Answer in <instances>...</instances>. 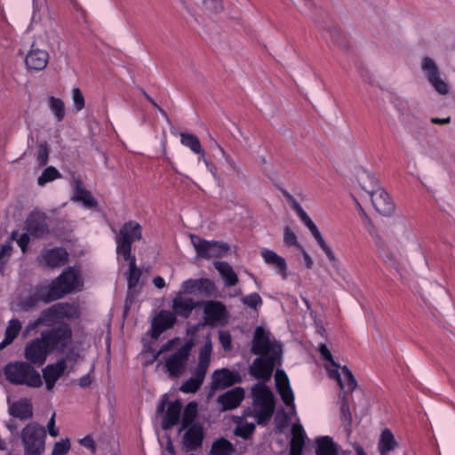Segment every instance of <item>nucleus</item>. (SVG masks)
Listing matches in <instances>:
<instances>
[{
    "instance_id": "1",
    "label": "nucleus",
    "mask_w": 455,
    "mask_h": 455,
    "mask_svg": "<svg viewBox=\"0 0 455 455\" xmlns=\"http://www.w3.org/2000/svg\"><path fill=\"white\" fill-rule=\"evenodd\" d=\"M2 371L5 380L13 386L38 388L43 385L40 373L27 360L11 361L4 366Z\"/></svg>"
},
{
    "instance_id": "2",
    "label": "nucleus",
    "mask_w": 455,
    "mask_h": 455,
    "mask_svg": "<svg viewBox=\"0 0 455 455\" xmlns=\"http://www.w3.org/2000/svg\"><path fill=\"white\" fill-rule=\"evenodd\" d=\"M24 455H43L45 451L46 430L36 422L26 425L20 433Z\"/></svg>"
},
{
    "instance_id": "3",
    "label": "nucleus",
    "mask_w": 455,
    "mask_h": 455,
    "mask_svg": "<svg viewBox=\"0 0 455 455\" xmlns=\"http://www.w3.org/2000/svg\"><path fill=\"white\" fill-rule=\"evenodd\" d=\"M252 394L254 396V417L259 425L265 426L270 420L274 413V395L272 391L263 384L256 385L252 389Z\"/></svg>"
},
{
    "instance_id": "4",
    "label": "nucleus",
    "mask_w": 455,
    "mask_h": 455,
    "mask_svg": "<svg viewBox=\"0 0 455 455\" xmlns=\"http://www.w3.org/2000/svg\"><path fill=\"white\" fill-rule=\"evenodd\" d=\"M371 184L368 186L364 179H362V188L370 196L375 210L384 216H390L395 212V204L389 195L379 188V180L374 175H366Z\"/></svg>"
},
{
    "instance_id": "5",
    "label": "nucleus",
    "mask_w": 455,
    "mask_h": 455,
    "mask_svg": "<svg viewBox=\"0 0 455 455\" xmlns=\"http://www.w3.org/2000/svg\"><path fill=\"white\" fill-rule=\"evenodd\" d=\"M142 239V227L135 220L126 221L119 229L116 237V252L121 255L124 260L132 256V244L136 241Z\"/></svg>"
},
{
    "instance_id": "6",
    "label": "nucleus",
    "mask_w": 455,
    "mask_h": 455,
    "mask_svg": "<svg viewBox=\"0 0 455 455\" xmlns=\"http://www.w3.org/2000/svg\"><path fill=\"white\" fill-rule=\"evenodd\" d=\"M41 337L46 343L51 352L63 351L72 340V329L67 323H61L58 326L43 331Z\"/></svg>"
},
{
    "instance_id": "7",
    "label": "nucleus",
    "mask_w": 455,
    "mask_h": 455,
    "mask_svg": "<svg viewBox=\"0 0 455 455\" xmlns=\"http://www.w3.org/2000/svg\"><path fill=\"white\" fill-rule=\"evenodd\" d=\"M190 242L195 248L196 257L199 259H210L212 258H221L228 251V243L216 240H206L201 236L190 234Z\"/></svg>"
},
{
    "instance_id": "8",
    "label": "nucleus",
    "mask_w": 455,
    "mask_h": 455,
    "mask_svg": "<svg viewBox=\"0 0 455 455\" xmlns=\"http://www.w3.org/2000/svg\"><path fill=\"white\" fill-rule=\"evenodd\" d=\"M54 290L51 283L36 284L27 297L20 299V308L24 311H29L36 308L40 303L48 304L59 299Z\"/></svg>"
},
{
    "instance_id": "9",
    "label": "nucleus",
    "mask_w": 455,
    "mask_h": 455,
    "mask_svg": "<svg viewBox=\"0 0 455 455\" xmlns=\"http://www.w3.org/2000/svg\"><path fill=\"white\" fill-rule=\"evenodd\" d=\"M194 346L195 340L191 338L166 359L165 367L171 377L177 378L184 371Z\"/></svg>"
},
{
    "instance_id": "10",
    "label": "nucleus",
    "mask_w": 455,
    "mask_h": 455,
    "mask_svg": "<svg viewBox=\"0 0 455 455\" xmlns=\"http://www.w3.org/2000/svg\"><path fill=\"white\" fill-rule=\"evenodd\" d=\"M51 284L55 289V294L60 299L82 286L80 274L75 268L68 267Z\"/></svg>"
},
{
    "instance_id": "11",
    "label": "nucleus",
    "mask_w": 455,
    "mask_h": 455,
    "mask_svg": "<svg viewBox=\"0 0 455 455\" xmlns=\"http://www.w3.org/2000/svg\"><path fill=\"white\" fill-rule=\"evenodd\" d=\"M281 355L276 352L272 355H258L249 366V373L257 379L268 380L275 365L280 362Z\"/></svg>"
},
{
    "instance_id": "12",
    "label": "nucleus",
    "mask_w": 455,
    "mask_h": 455,
    "mask_svg": "<svg viewBox=\"0 0 455 455\" xmlns=\"http://www.w3.org/2000/svg\"><path fill=\"white\" fill-rule=\"evenodd\" d=\"M251 352L256 355H272L274 352L282 355V346L271 341L268 332L262 326H258L252 337Z\"/></svg>"
},
{
    "instance_id": "13",
    "label": "nucleus",
    "mask_w": 455,
    "mask_h": 455,
    "mask_svg": "<svg viewBox=\"0 0 455 455\" xmlns=\"http://www.w3.org/2000/svg\"><path fill=\"white\" fill-rule=\"evenodd\" d=\"M51 350L40 336L28 342L24 348V357L32 365H43L51 354Z\"/></svg>"
},
{
    "instance_id": "14",
    "label": "nucleus",
    "mask_w": 455,
    "mask_h": 455,
    "mask_svg": "<svg viewBox=\"0 0 455 455\" xmlns=\"http://www.w3.org/2000/svg\"><path fill=\"white\" fill-rule=\"evenodd\" d=\"M68 257L67 250L63 247L44 248L37 257V262L47 268H58L68 263Z\"/></svg>"
},
{
    "instance_id": "15",
    "label": "nucleus",
    "mask_w": 455,
    "mask_h": 455,
    "mask_svg": "<svg viewBox=\"0 0 455 455\" xmlns=\"http://www.w3.org/2000/svg\"><path fill=\"white\" fill-rule=\"evenodd\" d=\"M242 382V377L237 371L228 368L219 369L212 375L211 389L215 392Z\"/></svg>"
},
{
    "instance_id": "16",
    "label": "nucleus",
    "mask_w": 455,
    "mask_h": 455,
    "mask_svg": "<svg viewBox=\"0 0 455 455\" xmlns=\"http://www.w3.org/2000/svg\"><path fill=\"white\" fill-rule=\"evenodd\" d=\"M26 231L34 238H43L50 232L46 215L40 212H32L25 221Z\"/></svg>"
},
{
    "instance_id": "17",
    "label": "nucleus",
    "mask_w": 455,
    "mask_h": 455,
    "mask_svg": "<svg viewBox=\"0 0 455 455\" xmlns=\"http://www.w3.org/2000/svg\"><path fill=\"white\" fill-rule=\"evenodd\" d=\"M421 68L425 72L429 84L435 88V90L442 95L447 94L449 92V86L447 83L440 78L439 69L435 61L428 57H425L422 60Z\"/></svg>"
},
{
    "instance_id": "18",
    "label": "nucleus",
    "mask_w": 455,
    "mask_h": 455,
    "mask_svg": "<svg viewBox=\"0 0 455 455\" xmlns=\"http://www.w3.org/2000/svg\"><path fill=\"white\" fill-rule=\"evenodd\" d=\"M54 323H61L57 308V305L54 304L45 309H44L38 318L30 322L24 330L23 336L27 337L32 331L36 330L41 325L52 326Z\"/></svg>"
},
{
    "instance_id": "19",
    "label": "nucleus",
    "mask_w": 455,
    "mask_h": 455,
    "mask_svg": "<svg viewBox=\"0 0 455 455\" xmlns=\"http://www.w3.org/2000/svg\"><path fill=\"white\" fill-rule=\"evenodd\" d=\"M182 443L187 451H196L203 446L204 432L201 424L188 426L185 429Z\"/></svg>"
},
{
    "instance_id": "20",
    "label": "nucleus",
    "mask_w": 455,
    "mask_h": 455,
    "mask_svg": "<svg viewBox=\"0 0 455 455\" xmlns=\"http://www.w3.org/2000/svg\"><path fill=\"white\" fill-rule=\"evenodd\" d=\"M228 311L225 305L217 300L206 302L204 308V319L207 325L213 326L225 321Z\"/></svg>"
},
{
    "instance_id": "21",
    "label": "nucleus",
    "mask_w": 455,
    "mask_h": 455,
    "mask_svg": "<svg viewBox=\"0 0 455 455\" xmlns=\"http://www.w3.org/2000/svg\"><path fill=\"white\" fill-rule=\"evenodd\" d=\"M183 293L196 294L203 293L210 295L215 290L214 283L209 278L188 279L181 284Z\"/></svg>"
},
{
    "instance_id": "22",
    "label": "nucleus",
    "mask_w": 455,
    "mask_h": 455,
    "mask_svg": "<svg viewBox=\"0 0 455 455\" xmlns=\"http://www.w3.org/2000/svg\"><path fill=\"white\" fill-rule=\"evenodd\" d=\"M244 395V389L236 387L219 395L217 402L223 411L234 410L241 404Z\"/></svg>"
},
{
    "instance_id": "23",
    "label": "nucleus",
    "mask_w": 455,
    "mask_h": 455,
    "mask_svg": "<svg viewBox=\"0 0 455 455\" xmlns=\"http://www.w3.org/2000/svg\"><path fill=\"white\" fill-rule=\"evenodd\" d=\"M176 323L175 315L167 310L161 311L152 322V336L157 337Z\"/></svg>"
},
{
    "instance_id": "24",
    "label": "nucleus",
    "mask_w": 455,
    "mask_h": 455,
    "mask_svg": "<svg viewBox=\"0 0 455 455\" xmlns=\"http://www.w3.org/2000/svg\"><path fill=\"white\" fill-rule=\"evenodd\" d=\"M261 257L266 264L273 267L275 272L283 278L286 279L288 276L287 264L285 259L275 253L274 251L263 249L261 251Z\"/></svg>"
},
{
    "instance_id": "25",
    "label": "nucleus",
    "mask_w": 455,
    "mask_h": 455,
    "mask_svg": "<svg viewBox=\"0 0 455 455\" xmlns=\"http://www.w3.org/2000/svg\"><path fill=\"white\" fill-rule=\"evenodd\" d=\"M49 54L46 51L31 49L25 59L26 66L30 70H43L48 64Z\"/></svg>"
},
{
    "instance_id": "26",
    "label": "nucleus",
    "mask_w": 455,
    "mask_h": 455,
    "mask_svg": "<svg viewBox=\"0 0 455 455\" xmlns=\"http://www.w3.org/2000/svg\"><path fill=\"white\" fill-rule=\"evenodd\" d=\"M196 306V302L192 298H183L178 295L172 300V313L175 316L188 318Z\"/></svg>"
},
{
    "instance_id": "27",
    "label": "nucleus",
    "mask_w": 455,
    "mask_h": 455,
    "mask_svg": "<svg viewBox=\"0 0 455 455\" xmlns=\"http://www.w3.org/2000/svg\"><path fill=\"white\" fill-rule=\"evenodd\" d=\"M181 410L182 403L180 400H175L169 403L162 421V428L164 430H169L180 422Z\"/></svg>"
},
{
    "instance_id": "28",
    "label": "nucleus",
    "mask_w": 455,
    "mask_h": 455,
    "mask_svg": "<svg viewBox=\"0 0 455 455\" xmlns=\"http://www.w3.org/2000/svg\"><path fill=\"white\" fill-rule=\"evenodd\" d=\"M72 200L81 202L89 209H94L98 206L97 200L89 190L83 187V183L80 180H75V191Z\"/></svg>"
},
{
    "instance_id": "29",
    "label": "nucleus",
    "mask_w": 455,
    "mask_h": 455,
    "mask_svg": "<svg viewBox=\"0 0 455 455\" xmlns=\"http://www.w3.org/2000/svg\"><path fill=\"white\" fill-rule=\"evenodd\" d=\"M10 414L21 420L28 419L33 416V407L27 399H21L14 402L9 409Z\"/></svg>"
},
{
    "instance_id": "30",
    "label": "nucleus",
    "mask_w": 455,
    "mask_h": 455,
    "mask_svg": "<svg viewBox=\"0 0 455 455\" xmlns=\"http://www.w3.org/2000/svg\"><path fill=\"white\" fill-rule=\"evenodd\" d=\"M22 330L21 322L19 319L12 318L8 322V325L4 331V338L0 342V351L11 345L19 336Z\"/></svg>"
},
{
    "instance_id": "31",
    "label": "nucleus",
    "mask_w": 455,
    "mask_h": 455,
    "mask_svg": "<svg viewBox=\"0 0 455 455\" xmlns=\"http://www.w3.org/2000/svg\"><path fill=\"white\" fill-rule=\"evenodd\" d=\"M214 267L222 277L227 287L235 286L238 277L233 267L226 261H216Z\"/></svg>"
},
{
    "instance_id": "32",
    "label": "nucleus",
    "mask_w": 455,
    "mask_h": 455,
    "mask_svg": "<svg viewBox=\"0 0 455 455\" xmlns=\"http://www.w3.org/2000/svg\"><path fill=\"white\" fill-rule=\"evenodd\" d=\"M398 446L391 430L386 428L382 431L378 445L380 455H387Z\"/></svg>"
},
{
    "instance_id": "33",
    "label": "nucleus",
    "mask_w": 455,
    "mask_h": 455,
    "mask_svg": "<svg viewBox=\"0 0 455 455\" xmlns=\"http://www.w3.org/2000/svg\"><path fill=\"white\" fill-rule=\"evenodd\" d=\"M67 363L65 359H60L55 363L48 364L43 369V378H47L57 381L65 372Z\"/></svg>"
},
{
    "instance_id": "34",
    "label": "nucleus",
    "mask_w": 455,
    "mask_h": 455,
    "mask_svg": "<svg viewBox=\"0 0 455 455\" xmlns=\"http://www.w3.org/2000/svg\"><path fill=\"white\" fill-rule=\"evenodd\" d=\"M307 228L309 229L311 235L315 238V240L317 243V244L319 245V247L325 253L329 261L333 264L336 261V257H335L334 253L332 252L331 249L330 248V246L326 243V242L323 238L316 225L315 223H313Z\"/></svg>"
},
{
    "instance_id": "35",
    "label": "nucleus",
    "mask_w": 455,
    "mask_h": 455,
    "mask_svg": "<svg viewBox=\"0 0 455 455\" xmlns=\"http://www.w3.org/2000/svg\"><path fill=\"white\" fill-rule=\"evenodd\" d=\"M307 228L309 229L311 235L315 238V240L317 243V244L319 245V247L325 253L329 261L333 264L336 261V257H335L334 253L332 252L331 249L330 248V246L326 243V242L323 238L316 225L315 223H313Z\"/></svg>"
},
{
    "instance_id": "36",
    "label": "nucleus",
    "mask_w": 455,
    "mask_h": 455,
    "mask_svg": "<svg viewBox=\"0 0 455 455\" xmlns=\"http://www.w3.org/2000/svg\"><path fill=\"white\" fill-rule=\"evenodd\" d=\"M197 416V403L196 402H189L183 411V415L180 420V432L184 430L186 427L191 425L196 424L195 419Z\"/></svg>"
},
{
    "instance_id": "37",
    "label": "nucleus",
    "mask_w": 455,
    "mask_h": 455,
    "mask_svg": "<svg viewBox=\"0 0 455 455\" xmlns=\"http://www.w3.org/2000/svg\"><path fill=\"white\" fill-rule=\"evenodd\" d=\"M235 448L231 442L224 437L214 441L210 451L211 455H232Z\"/></svg>"
},
{
    "instance_id": "38",
    "label": "nucleus",
    "mask_w": 455,
    "mask_h": 455,
    "mask_svg": "<svg viewBox=\"0 0 455 455\" xmlns=\"http://www.w3.org/2000/svg\"><path fill=\"white\" fill-rule=\"evenodd\" d=\"M57 308L59 311L60 321L63 319L74 320L77 319L80 315V310L77 306L65 303H57Z\"/></svg>"
},
{
    "instance_id": "39",
    "label": "nucleus",
    "mask_w": 455,
    "mask_h": 455,
    "mask_svg": "<svg viewBox=\"0 0 455 455\" xmlns=\"http://www.w3.org/2000/svg\"><path fill=\"white\" fill-rule=\"evenodd\" d=\"M180 143L188 148L194 154L202 155L203 153V148L199 139L192 133H180Z\"/></svg>"
},
{
    "instance_id": "40",
    "label": "nucleus",
    "mask_w": 455,
    "mask_h": 455,
    "mask_svg": "<svg viewBox=\"0 0 455 455\" xmlns=\"http://www.w3.org/2000/svg\"><path fill=\"white\" fill-rule=\"evenodd\" d=\"M316 455H338L331 437L323 436L317 440Z\"/></svg>"
},
{
    "instance_id": "41",
    "label": "nucleus",
    "mask_w": 455,
    "mask_h": 455,
    "mask_svg": "<svg viewBox=\"0 0 455 455\" xmlns=\"http://www.w3.org/2000/svg\"><path fill=\"white\" fill-rule=\"evenodd\" d=\"M48 105L56 120L58 122L63 121L66 115L65 104L63 100L60 98L50 96L48 98Z\"/></svg>"
},
{
    "instance_id": "42",
    "label": "nucleus",
    "mask_w": 455,
    "mask_h": 455,
    "mask_svg": "<svg viewBox=\"0 0 455 455\" xmlns=\"http://www.w3.org/2000/svg\"><path fill=\"white\" fill-rule=\"evenodd\" d=\"M127 261H129L130 263L128 275V289L132 290L136 288L139 283L141 275V271L136 266V258L134 255L131 256V258L128 259Z\"/></svg>"
},
{
    "instance_id": "43",
    "label": "nucleus",
    "mask_w": 455,
    "mask_h": 455,
    "mask_svg": "<svg viewBox=\"0 0 455 455\" xmlns=\"http://www.w3.org/2000/svg\"><path fill=\"white\" fill-rule=\"evenodd\" d=\"M204 379L193 373V376L184 381L180 390L185 394H194L199 390Z\"/></svg>"
},
{
    "instance_id": "44",
    "label": "nucleus",
    "mask_w": 455,
    "mask_h": 455,
    "mask_svg": "<svg viewBox=\"0 0 455 455\" xmlns=\"http://www.w3.org/2000/svg\"><path fill=\"white\" fill-rule=\"evenodd\" d=\"M343 373V383L345 385V389L343 395H347L351 394L357 387V381L353 375L352 371L347 368V366H343L341 368Z\"/></svg>"
},
{
    "instance_id": "45",
    "label": "nucleus",
    "mask_w": 455,
    "mask_h": 455,
    "mask_svg": "<svg viewBox=\"0 0 455 455\" xmlns=\"http://www.w3.org/2000/svg\"><path fill=\"white\" fill-rule=\"evenodd\" d=\"M61 177L60 172L53 166L46 167L37 179L39 186H44L46 183L53 181Z\"/></svg>"
},
{
    "instance_id": "46",
    "label": "nucleus",
    "mask_w": 455,
    "mask_h": 455,
    "mask_svg": "<svg viewBox=\"0 0 455 455\" xmlns=\"http://www.w3.org/2000/svg\"><path fill=\"white\" fill-rule=\"evenodd\" d=\"M283 243L288 247H294L300 251H303V247L298 242L296 234L292 231L290 227L283 228Z\"/></svg>"
},
{
    "instance_id": "47",
    "label": "nucleus",
    "mask_w": 455,
    "mask_h": 455,
    "mask_svg": "<svg viewBox=\"0 0 455 455\" xmlns=\"http://www.w3.org/2000/svg\"><path fill=\"white\" fill-rule=\"evenodd\" d=\"M254 431H255V425L253 423L246 422L244 424L237 426L235 428V434L237 436H239L244 440H249V439H251Z\"/></svg>"
},
{
    "instance_id": "48",
    "label": "nucleus",
    "mask_w": 455,
    "mask_h": 455,
    "mask_svg": "<svg viewBox=\"0 0 455 455\" xmlns=\"http://www.w3.org/2000/svg\"><path fill=\"white\" fill-rule=\"evenodd\" d=\"M284 384L286 386V388L279 391L278 393L280 394L281 398H282L283 402L284 403V404L289 407L291 406L294 409L295 408L294 395H293L292 389L290 386L289 379H285Z\"/></svg>"
},
{
    "instance_id": "49",
    "label": "nucleus",
    "mask_w": 455,
    "mask_h": 455,
    "mask_svg": "<svg viewBox=\"0 0 455 455\" xmlns=\"http://www.w3.org/2000/svg\"><path fill=\"white\" fill-rule=\"evenodd\" d=\"M70 448L71 444L69 439H61L54 443L52 455H66L68 453Z\"/></svg>"
},
{
    "instance_id": "50",
    "label": "nucleus",
    "mask_w": 455,
    "mask_h": 455,
    "mask_svg": "<svg viewBox=\"0 0 455 455\" xmlns=\"http://www.w3.org/2000/svg\"><path fill=\"white\" fill-rule=\"evenodd\" d=\"M305 446V440L292 436L290 443V453L289 455H302L303 449Z\"/></svg>"
},
{
    "instance_id": "51",
    "label": "nucleus",
    "mask_w": 455,
    "mask_h": 455,
    "mask_svg": "<svg viewBox=\"0 0 455 455\" xmlns=\"http://www.w3.org/2000/svg\"><path fill=\"white\" fill-rule=\"evenodd\" d=\"M49 158L48 145L44 142L38 146L36 153V160L39 166L46 165Z\"/></svg>"
},
{
    "instance_id": "52",
    "label": "nucleus",
    "mask_w": 455,
    "mask_h": 455,
    "mask_svg": "<svg viewBox=\"0 0 455 455\" xmlns=\"http://www.w3.org/2000/svg\"><path fill=\"white\" fill-rule=\"evenodd\" d=\"M72 100L74 103V108L76 112L81 111L84 106V97L79 88H74L72 90Z\"/></svg>"
},
{
    "instance_id": "53",
    "label": "nucleus",
    "mask_w": 455,
    "mask_h": 455,
    "mask_svg": "<svg viewBox=\"0 0 455 455\" xmlns=\"http://www.w3.org/2000/svg\"><path fill=\"white\" fill-rule=\"evenodd\" d=\"M212 352V343L210 336L206 337L204 345L201 347L199 351V360L201 361H211V355Z\"/></svg>"
},
{
    "instance_id": "54",
    "label": "nucleus",
    "mask_w": 455,
    "mask_h": 455,
    "mask_svg": "<svg viewBox=\"0 0 455 455\" xmlns=\"http://www.w3.org/2000/svg\"><path fill=\"white\" fill-rule=\"evenodd\" d=\"M243 303L251 308L256 309L262 305V299L257 292H252L242 299Z\"/></svg>"
},
{
    "instance_id": "55",
    "label": "nucleus",
    "mask_w": 455,
    "mask_h": 455,
    "mask_svg": "<svg viewBox=\"0 0 455 455\" xmlns=\"http://www.w3.org/2000/svg\"><path fill=\"white\" fill-rule=\"evenodd\" d=\"M12 246L9 243H5L0 246V274H3L4 264L8 258L11 256Z\"/></svg>"
},
{
    "instance_id": "56",
    "label": "nucleus",
    "mask_w": 455,
    "mask_h": 455,
    "mask_svg": "<svg viewBox=\"0 0 455 455\" xmlns=\"http://www.w3.org/2000/svg\"><path fill=\"white\" fill-rule=\"evenodd\" d=\"M219 340L225 351H230L232 348V337L228 331H219Z\"/></svg>"
},
{
    "instance_id": "57",
    "label": "nucleus",
    "mask_w": 455,
    "mask_h": 455,
    "mask_svg": "<svg viewBox=\"0 0 455 455\" xmlns=\"http://www.w3.org/2000/svg\"><path fill=\"white\" fill-rule=\"evenodd\" d=\"M340 414H341V419L345 421L350 422L352 419V415L349 410V404L347 400V395H343L341 399V405H340Z\"/></svg>"
},
{
    "instance_id": "58",
    "label": "nucleus",
    "mask_w": 455,
    "mask_h": 455,
    "mask_svg": "<svg viewBox=\"0 0 455 455\" xmlns=\"http://www.w3.org/2000/svg\"><path fill=\"white\" fill-rule=\"evenodd\" d=\"M319 352L323 360L331 363L334 367H339V364L334 362L332 355L325 344L319 346Z\"/></svg>"
},
{
    "instance_id": "59",
    "label": "nucleus",
    "mask_w": 455,
    "mask_h": 455,
    "mask_svg": "<svg viewBox=\"0 0 455 455\" xmlns=\"http://www.w3.org/2000/svg\"><path fill=\"white\" fill-rule=\"evenodd\" d=\"M285 379H289L286 373L283 371H277L275 373V385L278 392L286 388Z\"/></svg>"
},
{
    "instance_id": "60",
    "label": "nucleus",
    "mask_w": 455,
    "mask_h": 455,
    "mask_svg": "<svg viewBox=\"0 0 455 455\" xmlns=\"http://www.w3.org/2000/svg\"><path fill=\"white\" fill-rule=\"evenodd\" d=\"M209 364L210 362L199 360L198 365L196 371H194V374H196V376L204 380Z\"/></svg>"
},
{
    "instance_id": "61",
    "label": "nucleus",
    "mask_w": 455,
    "mask_h": 455,
    "mask_svg": "<svg viewBox=\"0 0 455 455\" xmlns=\"http://www.w3.org/2000/svg\"><path fill=\"white\" fill-rule=\"evenodd\" d=\"M203 3L206 8L215 12H220L223 8L221 0H203Z\"/></svg>"
},
{
    "instance_id": "62",
    "label": "nucleus",
    "mask_w": 455,
    "mask_h": 455,
    "mask_svg": "<svg viewBox=\"0 0 455 455\" xmlns=\"http://www.w3.org/2000/svg\"><path fill=\"white\" fill-rule=\"evenodd\" d=\"M29 236L30 235L26 231V233L21 234L17 240V243L23 252L27 251L28 245L30 241Z\"/></svg>"
},
{
    "instance_id": "63",
    "label": "nucleus",
    "mask_w": 455,
    "mask_h": 455,
    "mask_svg": "<svg viewBox=\"0 0 455 455\" xmlns=\"http://www.w3.org/2000/svg\"><path fill=\"white\" fill-rule=\"evenodd\" d=\"M79 442H80L81 445L91 450L92 452H95L96 443H95L94 440L92 439V437H91L90 435H86L84 438H82Z\"/></svg>"
},
{
    "instance_id": "64",
    "label": "nucleus",
    "mask_w": 455,
    "mask_h": 455,
    "mask_svg": "<svg viewBox=\"0 0 455 455\" xmlns=\"http://www.w3.org/2000/svg\"><path fill=\"white\" fill-rule=\"evenodd\" d=\"M47 428H48V433L51 436L56 437L59 435V430L55 426V414H53L52 416V418L50 419L48 425H47Z\"/></svg>"
}]
</instances>
